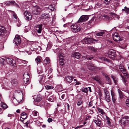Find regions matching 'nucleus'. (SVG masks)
Segmentation results:
<instances>
[{
  "instance_id": "052dcab7",
  "label": "nucleus",
  "mask_w": 129,
  "mask_h": 129,
  "mask_svg": "<svg viewBox=\"0 0 129 129\" xmlns=\"http://www.w3.org/2000/svg\"><path fill=\"white\" fill-rule=\"evenodd\" d=\"M26 115H27V114L25 112H23L21 114V116H26Z\"/></svg>"
},
{
  "instance_id": "f257e3e1",
  "label": "nucleus",
  "mask_w": 129,
  "mask_h": 129,
  "mask_svg": "<svg viewBox=\"0 0 129 129\" xmlns=\"http://www.w3.org/2000/svg\"><path fill=\"white\" fill-rule=\"evenodd\" d=\"M70 27L74 33L79 31L81 29L80 25L77 23L72 24Z\"/></svg>"
},
{
  "instance_id": "ea45409f",
  "label": "nucleus",
  "mask_w": 129,
  "mask_h": 129,
  "mask_svg": "<svg viewBox=\"0 0 129 129\" xmlns=\"http://www.w3.org/2000/svg\"><path fill=\"white\" fill-rule=\"evenodd\" d=\"M112 100L113 102L114 103H116V100L117 99L116 97L115 96H113L112 97Z\"/></svg>"
},
{
  "instance_id": "09e8293b",
  "label": "nucleus",
  "mask_w": 129,
  "mask_h": 129,
  "mask_svg": "<svg viewBox=\"0 0 129 129\" xmlns=\"http://www.w3.org/2000/svg\"><path fill=\"white\" fill-rule=\"evenodd\" d=\"M124 68V67L123 64H120L119 65V68L120 70Z\"/></svg>"
},
{
  "instance_id": "ddd939ff",
  "label": "nucleus",
  "mask_w": 129,
  "mask_h": 129,
  "mask_svg": "<svg viewBox=\"0 0 129 129\" xmlns=\"http://www.w3.org/2000/svg\"><path fill=\"white\" fill-rule=\"evenodd\" d=\"M116 56L115 53L113 50H111L109 51L108 52V57L111 58H112V56L115 57Z\"/></svg>"
},
{
  "instance_id": "f3484780",
  "label": "nucleus",
  "mask_w": 129,
  "mask_h": 129,
  "mask_svg": "<svg viewBox=\"0 0 129 129\" xmlns=\"http://www.w3.org/2000/svg\"><path fill=\"white\" fill-rule=\"evenodd\" d=\"M80 53L76 52L73 53L72 55V57H74L77 59L79 58L80 57Z\"/></svg>"
},
{
  "instance_id": "393cba45",
  "label": "nucleus",
  "mask_w": 129,
  "mask_h": 129,
  "mask_svg": "<svg viewBox=\"0 0 129 129\" xmlns=\"http://www.w3.org/2000/svg\"><path fill=\"white\" fill-rule=\"evenodd\" d=\"M106 119L107 120V124L109 126H111V123L110 121L111 119L107 116H106Z\"/></svg>"
},
{
  "instance_id": "f704fd0d",
  "label": "nucleus",
  "mask_w": 129,
  "mask_h": 129,
  "mask_svg": "<svg viewBox=\"0 0 129 129\" xmlns=\"http://www.w3.org/2000/svg\"><path fill=\"white\" fill-rule=\"evenodd\" d=\"M48 9L51 10L52 11H54L55 10V8L54 6H53L52 5L49 6L48 8Z\"/></svg>"
},
{
  "instance_id": "bb28decb",
  "label": "nucleus",
  "mask_w": 129,
  "mask_h": 129,
  "mask_svg": "<svg viewBox=\"0 0 129 129\" xmlns=\"http://www.w3.org/2000/svg\"><path fill=\"white\" fill-rule=\"evenodd\" d=\"M40 57L39 56L37 57L35 59V61L38 64V63L41 62V60L40 59Z\"/></svg>"
},
{
  "instance_id": "603ef678",
  "label": "nucleus",
  "mask_w": 129,
  "mask_h": 129,
  "mask_svg": "<svg viewBox=\"0 0 129 129\" xmlns=\"http://www.w3.org/2000/svg\"><path fill=\"white\" fill-rule=\"evenodd\" d=\"M51 94L50 92H49L48 91H46L45 93V96L46 97H48V96Z\"/></svg>"
},
{
  "instance_id": "680f3d73",
  "label": "nucleus",
  "mask_w": 129,
  "mask_h": 129,
  "mask_svg": "<svg viewBox=\"0 0 129 129\" xmlns=\"http://www.w3.org/2000/svg\"><path fill=\"white\" fill-rule=\"evenodd\" d=\"M94 18H92L89 21V22L90 23H92V21L94 20Z\"/></svg>"
},
{
  "instance_id": "39448f33",
  "label": "nucleus",
  "mask_w": 129,
  "mask_h": 129,
  "mask_svg": "<svg viewBox=\"0 0 129 129\" xmlns=\"http://www.w3.org/2000/svg\"><path fill=\"white\" fill-rule=\"evenodd\" d=\"M25 19L26 20L29 21L32 18V15L31 14L29 11H25L24 13Z\"/></svg>"
},
{
  "instance_id": "0e129e2a",
  "label": "nucleus",
  "mask_w": 129,
  "mask_h": 129,
  "mask_svg": "<svg viewBox=\"0 0 129 129\" xmlns=\"http://www.w3.org/2000/svg\"><path fill=\"white\" fill-rule=\"evenodd\" d=\"M89 106L90 107H91L92 105V101L90 102L89 103Z\"/></svg>"
},
{
  "instance_id": "b1692460",
  "label": "nucleus",
  "mask_w": 129,
  "mask_h": 129,
  "mask_svg": "<svg viewBox=\"0 0 129 129\" xmlns=\"http://www.w3.org/2000/svg\"><path fill=\"white\" fill-rule=\"evenodd\" d=\"M105 99L108 102H109L111 101V98L110 97V95H107L105 96Z\"/></svg>"
},
{
  "instance_id": "20e7f679",
  "label": "nucleus",
  "mask_w": 129,
  "mask_h": 129,
  "mask_svg": "<svg viewBox=\"0 0 129 129\" xmlns=\"http://www.w3.org/2000/svg\"><path fill=\"white\" fill-rule=\"evenodd\" d=\"M6 60L8 63L12 64L14 66H16L15 61L14 59H13L11 57H7L6 58Z\"/></svg>"
},
{
  "instance_id": "338daca9",
  "label": "nucleus",
  "mask_w": 129,
  "mask_h": 129,
  "mask_svg": "<svg viewBox=\"0 0 129 129\" xmlns=\"http://www.w3.org/2000/svg\"><path fill=\"white\" fill-rule=\"evenodd\" d=\"M20 110L18 109L16 110V112L17 113H20Z\"/></svg>"
},
{
  "instance_id": "79ce46f5",
  "label": "nucleus",
  "mask_w": 129,
  "mask_h": 129,
  "mask_svg": "<svg viewBox=\"0 0 129 129\" xmlns=\"http://www.w3.org/2000/svg\"><path fill=\"white\" fill-rule=\"evenodd\" d=\"M43 77L42 76H40V80H39V81L40 83L42 84L43 83Z\"/></svg>"
},
{
  "instance_id": "6e6d98bb",
  "label": "nucleus",
  "mask_w": 129,
  "mask_h": 129,
  "mask_svg": "<svg viewBox=\"0 0 129 129\" xmlns=\"http://www.w3.org/2000/svg\"><path fill=\"white\" fill-rule=\"evenodd\" d=\"M119 35L117 33H115L113 36V38H116L117 37H119Z\"/></svg>"
},
{
  "instance_id": "774afa93",
  "label": "nucleus",
  "mask_w": 129,
  "mask_h": 129,
  "mask_svg": "<svg viewBox=\"0 0 129 129\" xmlns=\"http://www.w3.org/2000/svg\"><path fill=\"white\" fill-rule=\"evenodd\" d=\"M65 95L64 94H63L61 96V98L62 99H63L64 98Z\"/></svg>"
},
{
  "instance_id": "5701e85b",
  "label": "nucleus",
  "mask_w": 129,
  "mask_h": 129,
  "mask_svg": "<svg viewBox=\"0 0 129 129\" xmlns=\"http://www.w3.org/2000/svg\"><path fill=\"white\" fill-rule=\"evenodd\" d=\"M23 99V96L22 95L20 94L18 95L17 99V101L18 103L20 102Z\"/></svg>"
},
{
  "instance_id": "6e6552de",
  "label": "nucleus",
  "mask_w": 129,
  "mask_h": 129,
  "mask_svg": "<svg viewBox=\"0 0 129 129\" xmlns=\"http://www.w3.org/2000/svg\"><path fill=\"white\" fill-rule=\"evenodd\" d=\"M42 10L43 9H41L40 7L36 6L35 9L33 11L32 13L34 15H38L40 14Z\"/></svg>"
},
{
  "instance_id": "a878e982",
  "label": "nucleus",
  "mask_w": 129,
  "mask_h": 129,
  "mask_svg": "<svg viewBox=\"0 0 129 129\" xmlns=\"http://www.w3.org/2000/svg\"><path fill=\"white\" fill-rule=\"evenodd\" d=\"M122 12L124 11L127 14L129 13V8H127L126 6L124 7V9H122Z\"/></svg>"
},
{
  "instance_id": "4c0bfd02",
  "label": "nucleus",
  "mask_w": 129,
  "mask_h": 129,
  "mask_svg": "<svg viewBox=\"0 0 129 129\" xmlns=\"http://www.w3.org/2000/svg\"><path fill=\"white\" fill-rule=\"evenodd\" d=\"M104 92L105 96L107 95H110L109 91L107 89H104Z\"/></svg>"
},
{
  "instance_id": "f03ea898",
  "label": "nucleus",
  "mask_w": 129,
  "mask_h": 129,
  "mask_svg": "<svg viewBox=\"0 0 129 129\" xmlns=\"http://www.w3.org/2000/svg\"><path fill=\"white\" fill-rule=\"evenodd\" d=\"M119 123L122 125H127L129 123V117L127 116H125L119 121Z\"/></svg>"
},
{
  "instance_id": "9b49d317",
  "label": "nucleus",
  "mask_w": 129,
  "mask_h": 129,
  "mask_svg": "<svg viewBox=\"0 0 129 129\" xmlns=\"http://www.w3.org/2000/svg\"><path fill=\"white\" fill-rule=\"evenodd\" d=\"M95 119V120L93 119V121L98 126L101 127L103 125V124L101 120L99 119L98 118H94Z\"/></svg>"
},
{
  "instance_id": "cd10ccee",
  "label": "nucleus",
  "mask_w": 129,
  "mask_h": 129,
  "mask_svg": "<svg viewBox=\"0 0 129 129\" xmlns=\"http://www.w3.org/2000/svg\"><path fill=\"white\" fill-rule=\"evenodd\" d=\"M105 33V32L102 31L99 32L97 33H96L95 34L97 36H101L103 35Z\"/></svg>"
},
{
  "instance_id": "423d86ee",
  "label": "nucleus",
  "mask_w": 129,
  "mask_h": 129,
  "mask_svg": "<svg viewBox=\"0 0 129 129\" xmlns=\"http://www.w3.org/2000/svg\"><path fill=\"white\" fill-rule=\"evenodd\" d=\"M24 81L26 84H28L29 82V74L26 72H25L24 74Z\"/></svg>"
},
{
  "instance_id": "f8f14e48",
  "label": "nucleus",
  "mask_w": 129,
  "mask_h": 129,
  "mask_svg": "<svg viewBox=\"0 0 129 129\" xmlns=\"http://www.w3.org/2000/svg\"><path fill=\"white\" fill-rule=\"evenodd\" d=\"M42 24L38 25L36 27V31L40 34L41 33L42 29Z\"/></svg>"
},
{
  "instance_id": "a18cd8bd",
  "label": "nucleus",
  "mask_w": 129,
  "mask_h": 129,
  "mask_svg": "<svg viewBox=\"0 0 129 129\" xmlns=\"http://www.w3.org/2000/svg\"><path fill=\"white\" fill-rule=\"evenodd\" d=\"M1 107L4 109H6L8 107L6 104H3L2 105Z\"/></svg>"
},
{
  "instance_id": "c85d7f7f",
  "label": "nucleus",
  "mask_w": 129,
  "mask_h": 129,
  "mask_svg": "<svg viewBox=\"0 0 129 129\" xmlns=\"http://www.w3.org/2000/svg\"><path fill=\"white\" fill-rule=\"evenodd\" d=\"M5 31L6 29L4 26H0V32L4 33L5 32Z\"/></svg>"
},
{
  "instance_id": "dca6fc26",
  "label": "nucleus",
  "mask_w": 129,
  "mask_h": 129,
  "mask_svg": "<svg viewBox=\"0 0 129 129\" xmlns=\"http://www.w3.org/2000/svg\"><path fill=\"white\" fill-rule=\"evenodd\" d=\"M11 83L13 86H16L17 85L18 81L16 79L13 78L11 80Z\"/></svg>"
},
{
  "instance_id": "7c9ffc66",
  "label": "nucleus",
  "mask_w": 129,
  "mask_h": 129,
  "mask_svg": "<svg viewBox=\"0 0 129 129\" xmlns=\"http://www.w3.org/2000/svg\"><path fill=\"white\" fill-rule=\"evenodd\" d=\"M111 0H105L103 4L106 5H109L110 3Z\"/></svg>"
},
{
  "instance_id": "8fccbe9b",
  "label": "nucleus",
  "mask_w": 129,
  "mask_h": 129,
  "mask_svg": "<svg viewBox=\"0 0 129 129\" xmlns=\"http://www.w3.org/2000/svg\"><path fill=\"white\" fill-rule=\"evenodd\" d=\"M33 114L34 116H37L38 113L37 111H35L33 112Z\"/></svg>"
},
{
  "instance_id": "c756f323",
  "label": "nucleus",
  "mask_w": 129,
  "mask_h": 129,
  "mask_svg": "<svg viewBox=\"0 0 129 129\" xmlns=\"http://www.w3.org/2000/svg\"><path fill=\"white\" fill-rule=\"evenodd\" d=\"M88 49L92 51L95 52L97 51L96 49L92 46H88Z\"/></svg>"
},
{
  "instance_id": "58836bf2",
  "label": "nucleus",
  "mask_w": 129,
  "mask_h": 129,
  "mask_svg": "<svg viewBox=\"0 0 129 129\" xmlns=\"http://www.w3.org/2000/svg\"><path fill=\"white\" fill-rule=\"evenodd\" d=\"M45 88L47 89H52L53 87L52 86L47 85L45 86Z\"/></svg>"
},
{
  "instance_id": "2f4dec72",
  "label": "nucleus",
  "mask_w": 129,
  "mask_h": 129,
  "mask_svg": "<svg viewBox=\"0 0 129 129\" xmlns=\"http://www.w3.org/2000/svg\"><path fill=\"white\" fill-rule=\"evenodd\" d=\"M10 5H14L15 6H17L18 5L14 1H9Z\"/></svg>"
},
{
  "instance_id": "4be33fe9",
  "label": "nucleus",
  "mask_w": 129,
  "mask_h": 129,
  "mask_svg": "<svg viewBox=\"0 0 129 129\" xmlns=\"http://www.w3.org/2000/svg\"><path fill=\"white\" fill-rule=\"evenodd\" d=\"M118 92L119 95V98L121 99L123 98L124 95L122 92L119 89H118Z\"/></svg>"
},
{
  "instance_id": "c9c22d12",
  "label": "nucleus",
  "mask_w": 129,
  "mask_h": 129,
  "mask_svg": "<svg viewBox=\"0 0 129 129\" xmlns=\"http://www.w3.org/2000/svg\"><path fill=\"white\" fill-rule=\"evenodd\" d=\"M111 77L113 80L115 84H116L117 82V79L116 78L112 75H111Z\"/></svg>"
},
{
  "instance_id": "72a5a7b5",
  "label": "nucleus",
  "mask_w": 129,
  "mask_h": 129,
  "mask_svg": "<svg viewBox=\"0 0 129 129\" xmlns=\"http://www.w3.org/2000/svg\"><path fill=\"white\" fill-rule=\"evenodd\" d=\"M27 115H26V116H21L20 117V120L22 122H23L24 120L27 118Z\"/></svg>"
},
{
  "instance_id": "e2e57ef3",
  "label": "nucleus",
  "mask_w": 129,
  "mask_h": 129,
  "mask_svg": "<svg viewBox=\"0 0 129 129\" xmlns=\"http://www.w3.org/2000/svg\"><path fill=\"white\" fill-rule=\"evenodd\" d=\"M13 16L14 17V18H15L16 19H17V15H16V14H14L13 15Z\"/></svg>"
},
{
  "instance_id": "13d9d810",
  "label": "nucleus",
  "mask_w": 129,
  "mask_h": 129,
  "mask_svg": "<svg viewBox=\"0 0 129 129\" xmlns=\"http://www.w3.org/2000/svg\"><path fill=\"white\" fill-rule=\"evenodd\" d=\"M47 121L49 122H51L52 121V119L51 118H49L48 119Z\"/></svg>"
},
{
  "instance_id": "1a4fd4ad",
  "label": "nucleus",
  "mask_w": 129,
  "mask_h": 129,
  "mask_svg": "<svg viewBox=\"0 0 129 129\" xmlns=\"http://www.w3.org/2000/svg\"><path fill=\"white\" fill-rule=\"evenodd\" d=\"M13 43L17 45H19L21 43V40L20 37L18 35H16L13 40Z\"/></svg>"
},
{
  "instance_id": "864d4df0",
  "label": "nucleus",
  "mask_w": 129,
  "mask_h": 129,
  "mask_svg": "<svg viewBox=\"0 0 129 129\" xmlns=\"http://www.w3.org/2000/svg\"><path fill=\"white\" fill-rule=\"evenodd\" d=\"M125 103L127 106H129V99H127L125 102Z\"/></svg>"
},
{
  "instance_id": "37998d69",
  "label": "nucleus",
  "mask_w": 129,
  "mask_h": 129,
  "mask_svg": "<svg viewBox=\"0 0 129 129\" xmlns=\"http://www.w3.org/2000/svg\"><path fill=\"white\" fill-rule=\"evenodd\" d=\"M114 40L117 42L121 41V40L120 39L119 37H117L116 38H114Z\"/></svg>"
},
{
  "instance_id": "5fc2aeb1",
  "label": "nucleus",
  "mask_w": 129,
  "mask_h": 129,
  "mask_svg": "<svg viewBox=\"0 0 129 129\" xmlns=\"http://www.w3.org/2000/svg\"><path fill=\"white\" fill-rule=\"evenodd\" d=\"M4 5H5L6 6H10L9 3V1H7L6 2H5L4 4Z\"/></svg>"
},
{
  "instance_id": "c03bdc74",
  "label": "nucleus",
  "mask_w": 129,
  "mask_h": 129,
  "mask_svg": "<svg viewBox=\"0 0 129 129\" xmlns=\"http://www.w3.org/2000/svg\"><path fill=\"white\" fill-rule=\"evenodd\" d=\"M5 59L2 58L0 59V62L1 64H4L5 61Z\"/></svg>"
},
{
  "instance_id": "e433bc0d",
  "label": "nucleus",
  "mask_w": 129,
  "mask_h": 129,
  "mask_svg": "<svg viewBox=\"0 0 129 129\" xmlns=\"http://www.w3.org/2000/svg\"><path fill=\"white\" fill-rule=\"evenodd\" d=\"M120 76L122 78V80L123 81V82L124 83V84L125 85H126V80H125V79L124 78V77H123V76L122 75L120 74Z\"/></svg>"
},
{
  "instance_id": "a19ab883",
  "label": "nucleus",
  "mask_w": 129,
  "mask_h": 129,
  "mask_svg": "<svg viewBox=\"0 0 129 129\" xmlns=\"http://www.w3.org/2000/svg\"><path fill=\"white\" fill-rule=\"evenodd\" d=\"M83 103V101L81 100H80L78 101L77 103V105L78 106H80Z\"/></svg>"
},
{
  "instance_id": "de8ad7c7",
  "label": "nucleus",
  "mask_w": 129,
  "mask_h": 129,
  "mask_svg": "<svg viewBox=\"0 0 129 129\" xmlns=\"http://www.w3.org/2000/svg\"><path fill=\"white\" fill-rule=\"evenodd\" d=\"M120 71L121 72H122L123 73H124L126 72V70L125 68H124L122 69H121L120 70Z\"/></svg>"
},
{
  "instance_id": "3c124183",
  "label": "nucleus",
  "mask_w": 129,
  "mask_h": 129,
  "mask_svg": "<svg viewBox=\"0 0 129 129\" xmlns=\"http://www.w3.org/2000/svg\"><path fill=\"white\" fill-rule=\"evenodd\" d=\"M111 94L112 96V97L113 96H115V93L113 90H111Z\"/></svg>"
},
{
  "instance_id": "49530a36",
  "label": "nucleus",
  "mask_w": 129,
  "mask_h": 129,
  "mask_svg": "<svg viewBox=\"0 0 129 129\" xmlns=\"http://www.w3.org/2000/svg\"><path fill=\"white\" fill-rule=\"evenodd\" d=\"M82 91L86 93L87 91V88H83L82 90Z\"/></svg>"
},
{
  "instance_id": "412c9836",
  "label": "nucleus",
  "mask_w": 129,
  "mask_h": 129,
  "mask_svg": "<svg viewBox=\"0 0 129 129\" xmlns=\"http://www.w3.org/2000/svg\"><path fill=\"white\" fill-rule=\"evenodd\" d=\"M49 17V15L48 14H42L41 17L42 19H46Z\"/></svg>"
},
{
  "instance_id": "bf43d9fd",
  "label": "nucleus",
  "mask_w": 129,
  "mask_h": 129,
  "mask_svg": "<svg viewBox=\"0 0 129 129\" xmlns=\"http://www.w3.org/2000/svg\"><path fill=\"white\" fill-rule=\"evenodd\" d=\"M106 19L109 20L110 19L109 17L107 15H105L103 16Z\"/></svg>"
},
{
  "instance_id": "4468645a",
  "label": "nucleus",
  "mask_w": 129,
  "mask_h": 129,
  "mask_svg": "<svg viewBox=\"0 0 129 129\" xmlns=\"http://www.w3.org/2000/svg\"><path fill=\"white\" fill-rule=\"evenodd\" d=\"M73 78H74L71 76H68L65 77L64 80L66 83H69L71 82Z\"/></svg>"
},
{
  "instance_id": "aec40b11",
  "label": "nucleus",
  "mask_w": 129,
  "mask_h": 129,
  "mask_svg": "<svg viewBox=\"0 0 129 129\" xmlns=\"http://www.w3.org/2000/svg\"><path fill=\"white\" fill-rule=\"evenodd\" d=\"M56 100V97L55 96L53 95L50 96L48 99V100L51 102H53L55 101Z\"/></svg>"
},
{
  "instance_id": "4d7b16f0",
  "label": "nucleus",
  "mask_w": 129,
  "mask_h": 129,
  "mask_svg": "<svg viewBox=\"0 0 129 129\" xmlns=\"http://www.w3.org/2000/svg\"><path fill=\"white\" fill-rule=\"evenodd\" d=\"M124 76H125L127 78L128 77V74L127 72V71L126 72L124 73H123Z\"/></svg>"
},
{
  "instance_id": "7ed1b4c3",
  "label": "nucleus",
  "mask_w": 129,
  "mask_h": 129,
  "mask_svg": "<svg viewBox=\"0 0 129 129\" xmlns=\"http://www.w3.org/2000/svg\"><path fill=\"white\" fill-rule=\"evenodd\" d=\"M98 40L94 39L92 38H87L85 37L82 40V42L83 44H89L93 43L94 41H97Z\"/></svg>"
},
{
  "instance_id": "69168bd1",
  "label": "nucleus",
  "mask_w": 129,
  "mask_h": 129,
  "mask_svg": "<svg viewBox=\"0 0 129 129\" xmlns=\"http://www.w3.org/2000/svg\"><path fill=\"white\" fill-rule=\"evenodd\" d=\"M29 122L28 121H27L26 122H25V124L26 125V126H28V124L29 123Z\"/></svg>"
},
{
  "instance_id": "9d476101",
  "label": "nucleus",
  "mask_w": 129,
  "mask_h": 129,
  "mask_svg": "<svg viewBox=\"0 0 129 129\" xmlns=\"http://www.w3.org/2000/svg\"><path fill=\"white\" fill-rule=\"evenodd\" d=\"M88 17L87 16L83 15L80 17L78 21V23H79L83 21H85L88 20Z\"/></svg>"
},
{
  "instance_id": "6ab92c4d",
  "label": "nucleus",
  "mask_w": 129,
  "mask_h": 129,
  "mask_svg": "<svg viewBox=\"0 0 129 129\" xmlns=\"http://www.w3.org/2000/svg\"><path fill=\"white\" fill-rule=\"evenodd\" d=\"M50 62V60L49 58L48 57L46 58L44 60L43 64L45 66H46V64L49 63Z\"/></svg>"
},
{
  "instance_id": "2eb2a0df",
  "label": "nucleus",
  "mask_w": 129,
  "mask_h": 129,
  "mask_svg": "<svg viewBox=\"0 0 129 129\" xmlns=\"http://www.w3.org/2000/svg\"><path fill=\"white\" fill-rule=\"evenodd\" d=\"M92 79L95 80L100 84L101 85L102 84V82L100 80L101 78L99 76H94L92 77Z\"/></svg>"
},
{
  "instance_id": "a211bd4d",
  "label": "nucleus",
  "mask_w": 129,
  "mask_h": 129,
  "mask_svg": "<svg viewBox=\"0 0 129 129\" xmlns=\"http://www.w3.org/2000/svg\"><path fill=\"white\" fill-rule=\"evenodd\" d=\"M62 54L61 53V54H60V56H59V61L60 63V65L62 66L64 65V59L63 58H61V57H63L62 56Z\"/></svg>"
},
{
  "instance_id": "0eeeda50",
  "label": "nucleus",
  "mask_w": 129,
  "mask_h": 129,
  "mask_svg": "<svg viewBox=\"0 0 129 129\" xmlns=\"http://www.w3.org/2000/svg\"><path fill=\"white\" fill-rule=\"evenodd\" d=\"M42 98L41 95L39 94L37 95H35L33 98L34 100V103L35 105H36V103L37 102H39L40 101Z\"/></svg>"
},
{
  "instance_id": "473e14b6",
  "label": "nucleus",
  "mask_w": 129,
  "mask_h": 129,
  "mask_svg": "<svg viewBox=\"0 0 129 129\" xmlns=\"http://www.w3.org/2000/svg\"><path fill=\"white\" fill-rule=\"evenodd\" d=\"M97 109L99 113H100L102 115H103L105 113L104 112L102 109L100 108H98Z\"/></svg>"
}]
</instances>
